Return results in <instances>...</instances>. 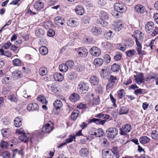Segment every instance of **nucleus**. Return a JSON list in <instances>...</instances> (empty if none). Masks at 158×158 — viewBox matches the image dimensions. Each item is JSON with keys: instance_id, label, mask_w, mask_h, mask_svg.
I'll use <instances>...</instances> for the list:
<instances>
[{"instance_id": "obj_1", "label": "nucleus", "mask_w": 158, "mask_h": 158, "mask_svg": "<svg viewBox=\"0 0 158 158\" xmlns=\"http://www.w3.org/2000/svg\"><path fill=\"white\" fill-rule=\"evenodd\" d=\"M109 18V14L106 12L102 10L100 12L99 18L97 20V23L103 27L106 26L108 23L107 20Z\"/></svg>"}, {"instance_id": "obj_2", "label": "nucleus", "mask_w": 158, "mask_h": 158, "mask_svg": "<svg viewBox=\"0 0 158 158\" xmlns=\"http://www.w3.org/2000/svg\"><path fill=\"white\" fill-rule=\"evenodd\" d=\"M118 134V130L114 127H110L108 128L106 131V135L108 138L114 139Z\"/></svg>"}, {"instance_id": "obj_3", "label": "nucleus", "mask_w": 158, "mask_h": 158, "mask_svg": "<svg viewBox=\"0 0 158 158\" xmlns=\"http://www.w3.org/2000/svg\"><path fill=\"white\" fill-rule=\"evenodd\" d=\"M88 88L89 87L87 83L81 81L78 85L77 89L78 92L85 94L88 91Z\"/></svg>"}, {"instance_id": "obj_4", "label": "nucleus", "mask_w": 158, "mask_h": 158, "mask_svg": "<svg viewBox=\"0 0 158 158\" xmlns=\"http://www.w3.org/2000/svg\"><path fill=\"white\" fill-rule=\"evenodd\" d=\"M54 128L53 126L51 127L49 123H46V125H44L42 128L41 131H39L38 132V135H43V134L44 133H49L52 131Z\"/></svg>"}, {"instance_id": "obj_5", "label": "nucleus", "mask_w": 158, "mask_h": 158, "mask_svg": "<svg viewBox=\"0 0 158 158\" xmlns=\"http://www.w3.org/2000/svg\"><path fill=\"white\" fill-rule=\"evenodd\" d=\"M117 80V77L111 75L108 79V82L106 85L107 89H110L113 88L116 83L115 81Z\"/></svg>"}, {"instance_id": "obj_6", "label": "nucleus", "mask_w": 158, "mask_h": 158, "mask_svg": "<svg viewBox=\"0 0 158 158\" xmlns=\"http://www.w3.org/2000/svg\"><path fill=\"white\" fill-rule=\"evenodd\" d=\"M122 129L120 128V134L122 135H126V133L129 132L131 129V126L130 125L126 124L123 125L122 126Z\"/></svg>"}, {"instance_id": "obj_7", "label": "nucleus", "mask_w": 158, "mask_h": 158, "mask_svg": "<svg viewBox=\"0 0 158 158\" xmlns=\"http://www.w3.org/2000/svg\"><path fill=\"white\" fill-rule=\"evenodd\" d=\"M125 6L124 5L119 3H116L114 6V8L115 10L120 13V15L125 12L126 11Z\"/></svg>"}, {"instance_id": "obj_8", "label": "nucleus", "mask_w": 158, "mask_h": 158, "mask_svg": "<svg viewBox=\"0 0 158 158\" xmlns=\"http://www.w3.org/2000/svg\"><path fill=\"white\" fill-rule=\"evenodd\" d=\"M89 82L92 86H96L98 85L100 82L99 79L94 75H92L89 78Z\"/></svg>"}, {"instance_id": "obj_9", "label": "nucleus", "mask_w": 158, "mask_h": 158, "mask_svg": "<svg viewBox=\"0 0 158 158\" xmlns=\"http://www.w3.org/2000/svg\"><path fill=\"white\" fill-rule=\"evenodd\" d=\"M102 155L103 158H113V154L111 153L108 149H104L102 151Z\"/></svg>"}, {"instance_id": "obj_10", "label": "nucleus", "mask_w": 158, "mask_h": 158, "mask_svg": "<svg viewBox=\"0 0 158 158\" xmlns=\"http://www.w3.org/2000/svg\"><path fill=\"white\" fill-rule=\"evenodd\" d=\"M78 53L79 56L82 57H86L88 54V51L87 49L80 47L78 48Z\"/></svg>"}, {"instance_id": "obj_11", "label": "nucleus", "mask_w": 158, "mask_h": 158, "mask_svg": "<svg viewBox=\"0 0 158 158\" xmlns=\"http://www.w3.org/2000/svg\"><path fill=\"white\" fill-rule=\"evenodd\" d=\"M67 25L71 27H75L79 24L77 20L75 18H71L68 19L67 21Z\"/></svg>"}, {"instance_id": "obj_12", "label": "nucleus", "mask_w": 158, "mask_h": 158, "mask_svg": "<svg viewBox=\"0 0 158 158\" xmlns=\"http://www.w3.org/2000/svg\"><path fill=\"white\" fill-rule=\"evenodd\" d=\"M89 52L92 55L97 56L100 54L101 51L98 47H93L90 49Z\"/></svg>"}, {"instance_id": "obj_13", "label": "nucleus", "mask_w": 158, "mask_h": 158, "mask_svg": "<svg viewBox=\"0 0 158 158\" xmlns=\"http://www.w3.org/2000/svg\"><path fill=\"white\" fill-rule=\"evenodd\" d=\"M39 107V105L35 103H32L29 104L27 106V109L29 111L38 110Z\"/></svg>"}, {"instance_id": "obj_14", "label": "nucleus", "mask_w": 158, "mask_h": 158, "mask_svg": "<svg viewBox=\"0 0 158 158\" xmlns=\"http://www.w3.org/2000/svg\"><path fill=\"white\" fill-rule=\"evenodd\" d=\"M154 27L153 23L151 21H149L146 23L145 26V30L148 33H150L152 31Z\"/></svg>"}, {"instance_id": "obj_15", "label": "nucleus", "mask_w": 158, "mask_h": 158, "mask_svg": "<svg viewBox=\"0 0 158 158\" xmlns=\"http://www.w3.org/2000/svg\"><path fill=\"white\" fill-rule=\"evenodd\" d=\"M102 31L101 29L99 27H93L90 30V32L92 34L95 35H98L101 34Z\"/></svg>"}, {"instance_id": "obj_16", "label": "nucleus", "mask_w": 158, "mask_h": 158, "mask_svg": "<svg viewBox=\"0 0 158 158\" xmlns=\"http://www.w3.org/2000/svg\"><path fill=\"white\" fill-rule=\"evenodd\" d=\"M106 121V120H101L99 118H93L89 119L88 120L89 123H95L97 124H101L103 125Z\"/></svg>"}, {"instance_id": "obj_17", "label": "nucleus", "mask_w": 158, "mask_h": 158, "mask_svg": "<svg viewBox=\"0 0 158 158\" xmlns=\"http://www.w3.org/2000/svg\"><path fill=\"white\" fill-rule=\"evenodd\" d=\"M75 12L76 13L80 15H82L85 12L84 8L81 5H78L76 7L75 9Z\"/></svg>"}, {"instance_id": "obj_18", "label": "nucleus", "mask_w": 158, "mask_h": 158, "mask_svg": "<svg viewBox=\"0 0 158 158\" xmlns=\"http://www.w3.org/2000/svg\"><path fill=\"white\" fill-rule=\"evenodd\" d=\"M135 9L136 12L139 13H143L146 11V8L142 5H136L135 7Z\"/></svg>"}, {"instance_id": "obj_19", "label": "nucleus", "mask_w": 158, "mask_h": 158, "mask_svg": "<svg viewBox=\"0 0 158 158\" xmlns=\"http://www.w3.org/2000/svg\"><path fill=\"white\" fill-rule=\"evenodd\" d=\"M79 154L81 157H87L88 156L89 152L87 148H83L79 151Z\"/></svg>"}, {"instance_id": "obj_20", "label": "nucleus", "mask_w": 158, "mask_h": 158, "mask_svg": "<svg viewBox=\"0 0 158 158\" xmlns=\"http://www.w3.org/2000/svg\"><path fill=\"white\" fill-rule=\"evenodd\" d=\"M35 8L37 11L40 10L44 7V3L40 1L35 2L34 4Z\"/></svg>"}, {"instance_id": "obj_21", "label": "nucleus", "mask_w": 158, "mask_h": 158, "mask_svg": "<svg viewBox=\"0 0 158 158\" xmlns=\"http://www.w3.org/2000/svg\"><path fill=\"white\" fill-rule=\"evenodd\" d=\"M64 22V18L60 16H57L54 19V23L56 25H58L59 23L63 25Z\"/></svg>"}, {"instance_id": "obj_22", "label": "nucleus", "mask_w": 158, "mask_h": 158, "mask_svg": "<svg viewBox=\"0 0 158 158\" xmlns=\"http://www.w3.org/2000/svg\"><path fill=\"white\" fill-rule=\"evenodd\" d=\"M80 99L79 95L76 93L72 94L69 97L70 100L72 102H76L77 101Z\"/></svg>"}, {"instance_id": "obj_23", "label": "nucleus", "mask_w": 158, "mask_h": 158, "mask_svg": "<svg viewBox=\"0 0 158 158\" xmlns=\"http://www.w3.org/2000/svg\"><path fill=\"white\" fill-rule=\"evenodd\" d=\"M109 150L110 152L111 151V153H112V154L115 156L117 158H119V151L118 147H113L111 149Z\"/></svg>"}, {"instance_id": "obj_24", "label": "nucleus", "mask_w": 158, "mask_h": 158, "mask_svg": "<svg viewBox=\"0 0 158 158\" xmlns=\"http://www.w3.org/2000/svg\"><path fill=\"white\" fill-rule=\"evenodd\" d=\"M140 143L143 144L148 143L150 141V139L147 136H143L139 139Z\"/></svg>"}, {"instance_id": "obj_25", "label": "nucleus", "mask_w": 158, "mask_h": 158, "mask_svg": "<svg viewBox=\"0 0 158 158\" xmlns=\"http://www.w3.org/2000/svg\"><path fill=\"white\" fill-rule=\"evenodd\" d=\"M54 78L56 81H61L63 80L62 74L60 73H56L53 75Z\"/></svg>"}, {"instance_id": "obj_26", "label": "nucleus", "mask_w": 158, "mask_h": 158, "mask_svg": "<svg viewBox=\"0 0 158 158\" xmlns=\"http://www.w3.org/2000/svg\"><path fill=\"white\" fill-rule=\"evenodd\" d=\"M14 124L15 127H18L22 125V121L21 120L20 117L18 116L15 118L14 120Z\"/></svg>"}, {"instance_id": "obj_27", "label": "nucleus", "mask_w": 158, "mask_h": 158, "mask_svg": "<svg viewBox=\"0 0 158 158\" xmlns=\"http://www.w3.org/2000/svg\"><path fill=\"white\" fill-rule=\"evenodd\" d=\"M129 111L128 108L127 106H121L119 110V114L120 115L127 114Z\"/></svg>"}, {"instance_id": "obj_28", "label": "nucleus", "mask_w": 158, "mask_h": 158, "mask_svg": "<svg viewBox=\"0 0 158 158\" xmlns=\"http://www.w3.org/2000/svg\"><path fill=\"white\" fill-rule=\"evenodd\" d=\"M137 78H136L135 80L137 83L139 81L140 83H144L145 81V79L143 78V73H140L139 74L137 75Z\"/></svg>"}, {"instance_id": "obj_29", "label": "nucleus", "mask_w": 158, "mask_h": 158, "mask_svg": "<svg viewBox=\"0 0 158 158\" xmlns=\"http://www.w3.org/2000/svg\"><path fill=\"white\" fill-rule=\"evenodd\" d=\"M62 103L60 100H56L53 103V106L56 110L60 109L62 107Z\"/></svg>"}, {"instance_id": "obj_30", "label": "nucleus", "mask_w": 158, "mask_h": 158, "mask_svg": "<svg viewBox=\"0 0 158 158\" xmlns=\"http://www.w3.org/2000/svg\"><path fill=\"white\" fill-rule=\"evenodd\" d=\"M31 137H27L26 134H23L22 135H21L19 136V139L21 141L27 143L29 139Z\"/></svg>"}, {"instance_id": "obj_31", "label": "nucleus", "mask_w": 158, "mask_h": 158, "mask_svg": "<svg viewBox=\"0 0 158 158\" xmlns=\"http://www.w3.org/2000/svg\"><path fill=\"white\" fill-rule=\"evenodd\" d=\"M40 53L43 55H45L48 52V49L45 46H41L39 49Z\"/></svg>"}, {"instance_id": "obj_32", "label": "nucleus", "mask_w": 158, "mask_h": 158, "mask_svg": "<svg viewBox=\"0 0 158 158\" xmlns=\"http://www.w3.org/2000/svg\"><path fill=\"white\" fill-rule=\"evenodd\" d=\"M79 111L77 110H74L72 113L71 117L72 119L75 121L78 116Z\"/></svg>"}, {"instance_id": "obj_33", "label": "nucleus", "mask_w": 158, "mask_h": 158, "mask_svg": "<svg viewBox=\"0 0 158 158\" xmlns=\"http://www.w3.org/2000/svg\"><path fill=\"white\" fill-rule=\"evenodd\" d=\"M2 134L5 137L7 138L10 135V132L8 128L2 129L1 130Z\"/></svg>"}, {"instance_id": "obj_34", "label": "nucleus", "mask_w": 158, "mask_h": 158, "mask_svg": "<svg viewBox=\"0 0 158 158\" xmlns=\"http://www.w3.org/2000/svg\"><path fill=\"white\" fill-rule=\"evenodd\" d=\"M59 69L60 71L63 72H65L68 69V67L65 63L60 64L59 66Z\"/></svg>"}, {"instance_id": "obj_35", "label": "nucleus", "mask_w": 158, "mask_h": 158, "mask_svg": "<svg viewBox=\"0 0 158 158\" xmlns=\"http://www.w3.org/2000/svg\"><path fill=\"white\" fill-rule=\"evenodd\" d=\"M44 32L41 28L36 29L35 31V34L36 36L42 37L44 35Z\"/></svg>"}, {"instance_id": "obj_36", "label": "nucleus", "mask_w": 158, "mask_h": 158, "mask_svg": "<svg viewBox=\"0 0 158 158\" xmlns=\"http://www.w3.org/2000/svg\"><path fill=\"white\" fill-rule=\"evenodd\" d=\"M103 62V60L99 58H96L94 60V65L98 66H99L102 65Z\"/></svg>"}, {"instance_id": "obj_37", "label": "nucleus", "mask_w": 158, "mask_h": 158, "mask_svg": "<svg viewBox=\"0 0 158 158\" xmlns=\"http://www.w3.org/2000/svg\"><path fill=\"white\" fill-rule=\"evenodd\" d=\"M120 69V66L115 63L111 67V69L113 72H117Z\"/></svg>"}, {"instance_id": "obj_38", "label": "nucleus", "mask_w": 158, "mask_h": 158, "mask_svg": "<svg viewBox=\"0 0 158 158\" xmlns=\"http://www.w3.org/2000/svg\"><path fill=\"white\" fill-rule=\"evenodd\" d=\"M147 80L150 81L152 79H155L156 80H158V75L154 73H150L149 77H147Z\"/></svg>"}, {"instance_id": "obj_39", "label": "nucleus", "mask_w": 158, "mask_h": 158, "mask_svg": "<svg viewBox=\"0 0 158 158\" xmlns=\"http://www.w3.org/2000/svg\"><path fill=\"white\" fill-rule=\"evenodd\" d=\"M13 68H10V71L12 73V75L13 76L17 77H20L21 72L20 71L15 70V71H13Z\"/></svg>"}, {"instance_id": "obj_40", "label": "nucleus", "mask_w": 158, "mask_h": 158, "mask_svg": "<svg viewBox=\"0 0 158 158\" xmlns=\"http://www.w3.org/2000/svg\"><path fill=\"white\" fill-rule=\"evenodd\" d=\"M66 64L68 67V69H73L74 66V63L72 60H67L65 63Z\"/></svg>"}, {"instance_id": "obj_41", "label": "nucleus", "mask_w": 158, "mask_h": 158, "mask_svg": "<svg viewBox=\"0 0 158 158\" xmlns=\"http://www.w3.org/2000/svg\"><path fill=\"white\" fill-rule=\"evenodd\" d=\"M136 51L134 49L129 50L125 52L127 56L129 57H132L135 55Z\"/></svg>"}, {"instance_id": "obj_42", "label": "nucleus", "mask_w": 158, "mask_h": 158, "mask_svg": "<svg viewBox=\"0 0 158 158\" xmlns=\"http://www.w3.org/2000/svg\"><path fill=\"white\" fill-rule=\"evenodd\" d=\"M152 138L155 140H158V132L156 130L152 131L151 133Z\"/></svg>"}, {"instance_id": "obj_43", "label": "nucleus", "mask_w": 158, "mask_h": 158, "mask_svg": "<svg viewBox=\"0 0 158 158\" xmlns=\"http://www.w3.org/2000/svg\"><path fill=\"white\" fill-rule=\"evenodd\" d=\"M132 42L133 41L130 39H128L127 40H126L125 41V44L124 46L126 47L127 45L129 47H131L133 45Z\"/></svg>"}, {"instance_id": "obj_44", "label": "nucleus", "mask_w": 158, "mask_h": 158, "mask_svg": "<svg viewBox=\"0 0 158 158\" xmlns=\"http://www.w3.org/2000/svg\"><path fill=\"white\" fill-rule=\"evenodd\" d=\"M12 63L15 66H20L21 65V61L18 58H16L13 60Z\"/></svg>"}, {"instance_id": "obj_45", "label": "nucleus", "mask_w": 158, "mask_h": 158, "mask_svg": "<svg viewBox=\"0 0 158 158\" xmlns=\"http://www.w3.org/2000/svg\"><path fill=\"white\" fill-rule=\"evenodd\" d=\"M100 98L98 96H96L93 99V104L94 105H97L100 103Z\"/></svg>"}, {"instance_id": "obj_46", "label": "nucleus", "mask_w": 158, "mask_h": 158, "mask_svg": "<svg viewBox=\"0 0 158 158\" xmlns=\"http://www.w3.org/2000/svg\"><path fill=\"white\" fill-rule=\"evenodd\" d=\"M75 139L76 137L74 135H70L69 136V138L66 139L65 141L67 143H69L72 142L73 140V139Z\"/></svg>"}, {"instance_id": "obj_47", "label": "nucleus", "mask_w": 158, "mask_h": 158, "mask_svg": "<svg viewBox=\"0 0 158 158\" xmlns=\"http://www.w3.org/2000/svg\"><path fill=\"white\" fill-rule=\"evenodd\" d=\"M123 25L122 23H118L115 25L114 26V29L117 31H118L123 27Z\"/></svg>"}, {"instance_id": "obj_48", "label": "nucleus", "mask_w": 158, "mask_h": 158, "mask_svg": "<svg viewBox=\"0 0 158 158\" xmlns=\"http://www.w3.org/2000/svg\"><path fill=\"white\" fill-rule=\"evenodd\" d=\"M89 18L86 15L84 16L81 19V22L84 24L89 23Z\"/></svg>"}, {"instance_id": "obj_49", "label": "nucleus", "mask_w": 158, "mask_h": 158, "mask_svg": "<svg viewBox=\"0 0 158 158\" xmlns=\"http://www.w3.org/2000/svg\"><path fill=\"white\" fill-rule=\"evenodd\" d=\"M112 31H110L108 32H106L104 34V36L105 37L107 40L110 39L112 36Z\"/></svg>"}, {"instance_id": "obj_50", "label": "nucleus", "mask_w": 158, "mask_h": 158, "mask_svg": "<svg viewBox=\"0 0 158 158\" xmlns=\"http://www.w3.org/2000/svg\"><path fill=\"white\" fill-rule=\"evenodd\" d=\"M118 95L120 99L122 98L125 95L124 90L123 89H121L118 92Z\"/></svg>"}, {"instance_id": "obj_51", "label": "nucleus", "mask_w": 158, "mask_h": 158, "mask_svg": "<svg viewBox=\"0 0 158 158\" xmlns=\"http://www.w3.org/2000/svg\"><path fill=\"white\" fill-rule=\"evenodd\" d=\"M135 39L136 44L137 46V47L136 49L137 51H139V50H141L142 49L141 44L140 42L138 41V39L136 37H135Z\"/></svg>"}, {"instance_id": "obj_52", "label": "nucleus", "mask_w": 158, "mask_h": 158, "mask_svg": "<svg viewBox=\"0 0 158 158\" xmlns=\"http://www.w3.org/2000/svg\"><path fill=\"white\" fill-rule=\"evenodd\" d=\"M11 45V43L10 41H9L4 44L2 46V48H3V49H8Z\"/></svg>"}, {"instance_id": "obj_53", "label": "nucleus", "mask_w": 158, "mask_h": 158, "mask_svg": "<svg viewBox=\"0 0 158 158\" xmlns=\"http://www.w3.org/2000/svg\"><path fill=\"white\" fill-rule=\"evenodd\" d=\"M40 75L42 76L45 75L46 73V69L44 68H40L39 71Z\"/></svg>"}, {"instance_id": "obj_54", "label": "nucleus", "mask_w": 158, "mask_h": 158, "mask_svg": "<svg viewBox=\"0 0 158 158\" xmlns=\"http://www.w3.org/2000/svg\"><path fill=\"white\" fill-rule=\"evenodd\" d=\"M47 34L48 36L53 37L55 35V32L53 30L50 29L48 31Z\"/></svg>"}, {"instance_id": "obj_55", "label": "nucleus", "mask_w": 158, "mask_h": 158, "mask_svg": "<svg viewBox=\"0 0 158 158\" xmlns=\"http://www.w3.org/2000/svg\"><path fill=\"white\" fill-rule=\"evenodd\" d=\"M104 60L106 63H109L111 60V58L110 56L107 54H106L104 56Z\"/></svg>"}, {"instance_id": "obj_56", "label": "nucleus", "mask_w": 158, "mask_h": 158, "mask_svg": "<svg viewBox=\"0 0 158 158\" xmlns=\"http://www.w3.org/2000/svg\"><path fill=\"white\" fill-rule=\"evenodd\" d=\"M18 48V47L15 46V45H11V47L10 48V50L13 51L14 52H15V53H17L19 52V51H18L17 52V50Z\"/></svg>"}, {"instance_id": "obj_57", "label": "nucleus", "mask_w": 158, "mask_h": 158, "mask_svg": "<svg viewBox=\"0 0 158 158\" xmlns=\"http://www.w3.org/2000/svg\"><path fill=\"white\" fill-rule=\"evenodd\" d=\"M2 156L4 158H10V153L7 151L3 152Z\"/></svg>"}, {"instance_id": "obj_58", "label": "nucleus", "mask_w": 158, "mask_h": 158, "mask_svg": "<svg viewBox=\"0 0 158 158\" xmlns=\"http://www.w3.org/2000/svg\"><path fill=\"white\" fill-rule=\"evenodd\" d=\"M102 142L106 147H107L109 146V142L107 139L106 138L103 139Z\"/></svg>"}, {"instance_id": "obj_59", "label": "nucleus", "mask_w": 158, "mask_h": 158, "mask_svg": "<svg viewBox=\"0 0 158 158\" xmlns=\"http://www.w3.org/2000/svg\"><path fill=\"white\" fill-rule=\"evenodd\" d=\"M97 132L98 134L99 137H102L103 136L104 132L102 128H99L97 130Z\"/></svg>"}, {"instance_id": "obj_60", "label": "nucleus", "mask_w": 158, "mask_h": 158, "mask_svg": "<svg viewBox=\"0 0 158 158\" xmlns=\"http://www.w3.org/2000/svg\"><path fill=\"white\" fill-rule=\"evenodd\" d=\"M104 88L101 85H99L96 88V90L99 93H102V91L103 90Z\"/></svg>"}, {"instance_id": "obj_61", "label": "nucleus", "mask_w": 158, "mask_h": 158, "mask_svg": "<svg viewBox=\"0 0 158 158\" xmlns=\"http://www.w3.org/2000/svg\"><path fill=\"white\" fill-rule=\"evenodd\" d=\"M8 145V143L7 142L4 141L3 140L0 143V146L2 148H3L5 147H7Z\"/></svg>"}, {"instance_id": "obj_62", "label": "nucleus", "mask_w": 158, "mask_h": 158, "mask_svg": "<svg viewBox=\"0 0 158 158\" xmlns=\"http://www.w3.org/2000/svg\"><path fill=\"white\" fill-rule=\"evenodd\" d=\"M45 98L44 95H39L37 98V100L38 101H40L42 103L44 101V100L45 99Z\"/></svg>"}, {"instance_id": "obj_63", "label": "nucleus", "mask_w": 158, "mask_h": 158, "mask_svg": "<svg viewBox=\"0 0 158 158\" xmlns=\"http://www.w3.org/2000/svg\"><path fill=\"white\" fill-rule=\"evenodd\" d=\"M143 89H139L135 90L134 93L136 95H137L138 94H143Z\"/></svg>"}, {"instance_id": "obj_64", "label": "nucleus", "mask_w": 158, "mask_h": 158, "mask_svg": "<svg viewBox=\"0 0 158 158\" xmlns=\"http://www.w3.org/2000/svg\"><path fill=\"white\" fill-rule=\"evenodd\" d=\"M158 34V27H156L153 32L151 34L152 36H154Z\"/></svg>"}]
</instances>
